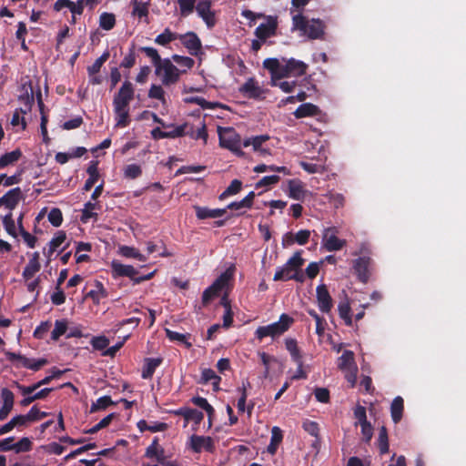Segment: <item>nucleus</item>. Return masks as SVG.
Segmentation results:
<instances>
[{"label": "nucleus", "instance_id": "nucleus-1", "mask_svg": "<svg viewBox=\"0 0 466 466\" xmlns=\"http://www.w3.org/2000/svg\"><path fill=\"white\" fill-rule=\"evenodd\" d=\"M135 89L131 82L125 81L114 96L113 107L116 127H126L130 124L129 108L133 100Z\"/></svg>", "mask_w": 466, "mask_h": 466}, {"label": "nucleus", "instance_id": "nucleus-2", "mask_svg": "<svg viewBox=\"0 0 466 466\" xmlns=\"http://www.w3.org/2000/svg\"><path fill=\"white\" fill-rule=\"evenodd\" d=\"M263 66L271 73L273 78L302 76L306 73L308 68L307 64L294 58H282L281 60L268 58L264 60Z\"/></svg>", "mask_w": 466, "mask_h": 466}, {"label": "nucleus", "instance_id": "nucleus-3", "mask_svg": "<svg viewBox=\"0 0 466 466\" xmlns=\"http://www.w3.org/2000/svg\"><path fill=\"white\" fill-rule=\"evenodd\" d=\"M324 24L319 19L309 20L302 14L292 16V30L299 31L301 35L310 39H320L324 35Z\"/></svg>", "mask_w": 466, "mask_h": 466}, {"label": "nucleus", "instance_id": "nucleus-4", "mask_svg": "<svg viewBox=\"0 0 466 466\" xmlns=\"http://www.w3.org/2000/svg\"><path fill=\"white\" fill-rule=\"evenodd\" d=\"M293 323L294 319L284 313L279 317V321L267 326L258 327L256 329L255 335L259 340L266 337L276 339L289 330Z\"/></svg>", "mask_w": 466, "mask_h": 466}, {"label": "nucleus", "instance_id": "nucleus-5", "mask_svg": "<svg viewBox=\"0 0 466 466\" xmlns=\"http://www.w3.org/2000/svg\"><path fill=\"white\" fill-rule=\"evenodd\" d=\"M220 147L227 148L238 156H242L240 136L233 127H218Z\"/></svg>", "mask_w": 466, "mask_h": 466}, {"label": "nucleus", "instance_id": "nucleus-6", "mask_svg": "<svg viewBox=\"0 0 466 466\" xmlns=\"http://www.w3.org/2000/svg\"><path fill=\"white\" fill-rule=\"evenodd\" d=\"M155 74L160 78L164 86H170L179 80L180 69L173 65L170 59L165 58L155 68Z\"/></svg>", "mask_w": 466, "mask_h": 466}, {"label": "nucleus", "instance_id": "nucleus-7", "mask_svg": "<svg viewBox=\"0 0 466 466\" xmlns=\"http://www.w3.org/2000/svg\"><path fill=\"white\" fill-rule=\"evenodd\" d=\"M304 263L301 252H296L284 266L278 268L273 279L275 281H286L292 279V275L296 270L299 269Z\"/></svg>", "mask_w": 466, "mask_h": 466}, {"label": "nucleus", "instance_id": "nucleus-8", "mask_svg": "<svg viewBox=\"0 0 466 466\" xmlns=\"http://www.w3.org/2000/svg\"><path fill=\"white\" fill-rule=\"evenodd\" d=\"M234 269V267L228 268L203 292L202 299L204 303H208L212 298L217 296L219 291L229 286L233 279Z\"/></svg>", "mask_w": 466, "mask_h": 466}, {"label": "nucleus", "instance_id": "nucleus-9", "mask_svg": "<svg viewBox=\"0 0 466 466\" xmlns=\"http://www.w3.org/2000/svg\"><path fill=\"white\" fill-rule=\"evenodd\" d=\"M339 228L329 227L322 232V247L329 252L340 250L347 243L345 239L338 238Z\"/></svg>", "mask_w": 466, "mask_h": 466}, {"label": "nucleus", "instance_id": "nucleus-10", "mask_svg": "<svg viewBox=\"0 0 466 466\" xmlns=\"http://www.w3.org/2000/svg\"><path fill=\"white\" fill-rule=\"evenodd\" d=\"M187 447L196 453H200L203 451L213 452L215 450L214 441L211 437L195 434L189 438Z\"/></svg>", "mask_w": 466, "mask_h": 466}, {"label": "nucleus", "instance_id": "nucleus-11", "mask_svg": "<svg viewBox=\"0 0 466 466\" xmlns=\"http://www.w3.org/2000/svg\"><path fill=\"white\" fill-rule=\"evenodd\" d=\"M196 11L198 16L204 21L208 28H212L216 25V15L211 8L210 0H199L196 5Z\"/></svg>", "mask_w": 466, "mask_h": 466}, {"label": "nucleus", "instance_id": "nucleus-12", "mask_svg": "<svg viewBox=\"0 0 466 466\" xmlns=\"http://www.w3.org/2000/svg\"><path fill=\"white\" fill-rule=\"evenodd\" d=\"M370 263L371 259L369 256L359 257L352 261V268L357 274L358 279L363 283H366L369 280L370 274Z\"/></svg>", "mask_w": 466, "mask_h": 466}, {"label": "nucleus", "instance_id": "nucleus-13", "mask_svg": "<svg viewBox=\"0 0 466 466\" xmlns=\"http://www.w3.org/2000/svg\"><path fill=\"white\" fill-rule=\"evenodd\" d=\"M239 92L246 97L260 99L264 97L265 90L254 78H248L240 87Z\"/></svg>", "mask_w": 466, "mask_h": 466}, {"label": "nucleus", "instance_id": "nucleus-14", "mask_svg": "<svg viewBox=\"0 0 466 466\" xmlns=\"http://www.w3.org/2000/svg\"><path fill=\"white\" fill-rule=\"evenodd\" d=\"M181 44L187 49L191 56H198L201 50L202 45L198 36L193 32H187L185 35H179L178 38Z\"/></svg>", "mask_w": 466, "mask_h": 466}, {"label": "nucleus", "instance_id": "nucleus-15", "mask_svg": "<svg viewBox=\"0 0 466 466\" xmlns=\"http://www.w3.org/2000/svg\"><path fill=\"white\" fill-rule=\"evenodd\" d=\"M316 293L319 309L324 313L329 312L332 309L333 302L326 285H319L316 289Z\"/></svg>", "mask_w": 466, "mask_h": 466}, {"label": "nucleus", "instance_id": "nucleus-16", "mask_svg": "<svg viewBox=\"0 0 466 466\" xmlns=\"http://www.w3.org/2000/svg\"><path fill=\"white\" fill-rule=\"evenodd\" d=\"M111 269L114 277H127L134 281L137 270L131 265H125L117 260L111 262Z\"/></svg>", "mask_w": 466, "mask_h": 466}, {"label": "nucleus", "instance_id": "nucleus-17", "mask_svg": "<svg viewBox=\"0 0 466 466\" xmlns=\"http://www.w3.org/2000/svg\"><path fill=\"white\" fill-rule=\"evenodd\" d=\"M7 359L12 361L18 360V362L22 366L33 370H39L42 366H44L46 363V360L45 359L31 360L13 352L7 353Z\"/></svg>", "mask_w": 466, "mask_h": 466}, {"label": "nucleus", "instance_id": "nucleus-18", "mask_svg": "<svg viewBox=\"0 0 466 466\" xmlns=\"http://www.w3.org/2000/svg\"><path fill=\"white\" fill-rule=\"evenodd\" d=\"M308 191L304 184L299 179H291L288 182V196L295 200H304Z\"/></svg>", "mask_w": 466, "mask_h": 466}, {"label": "nucleus", "instance_id": "nucleus-19", "mask_svg": "<svg viewBox=\"0 0 466 466\" xmlns=\"http://www.w3.org/2000/svg\"><path fill=\"white\" fill-rule=\"evenodd\" d=\"M3 406L0 408V420H5L14 406V394L11 390L5 388L1 391Z\"/></svg>", "mask_w": 466, "mask_h": 466}, {"label": "nucleus", "instance_id": "nucleus-20", "mask_svg": "<svg viewBox=\"0 0 466 466\" xmlns=\"http://www.w3.org/2000/svg\"><path fill=\"white\" fill-rule=\"evenodd\" d=\"M22 197V191L19 187L10 189L0 198V206H5L9 209H13L18 204Z\"/></svg>", "mask_w": 466, "mask_h": 466}, {"label": "nucleus", "instance_id": "nucleus-21", "mask_svg": "<svg viewBox=\"0 0 466 466\" xmlns=\"http://www.w3.org/2000/svg\"><path fill=\"white\" fill-rule=\"evenodd\" d=\"M145 456L148 459H155L157 462L162 464L166 461V454L164 449L158 444L156 438L152 443L147 448Z\"/></svg>", "mask_w": 466, "mask_h": 466}, {"label": "nucleus", "instance_id": "nucleus-22", "mask_svg": "<svg viewBox=\"0 0 466 466\" xmlns=\"http://www.w3.org/2000/svg\"><path fill=\"white\" fill-rule=\"evenodd\" d=\"M196 216L199 219L217 218L225 215L226 208H208L205 207H195Z\"/></svg>", "mask_w": 466, "mask_h": 466}, {"label": "nucleus", "instance_id": "nucleus-23", "mask_svg": "<svg viewBox=\"0 0 466 466\" xmlns=\"http://www.w3.org/2000/svg\"><path fill=\"white\" fill-rule=\"evenodd\" d=\"M185 135L189 136L193 139H202L204 144H206L208 140V133L205 122H199L198 126L196 127L187 124Z\"/></svg>", "mask_w": 466, "mask_h": 466}, {"label": "nucleus", "instance_id": "nucleus-24", "mask_svg": "<svg viewBox=\"0 0 466 466\" xmlns=\"http://www.w3.org/2000/svg\"><path fill=\"white\" fill-rule=\"evenodd\" d=\"M319 112V107L311 103L300 105L293 113L296 118L313 116Z\"/></svg>", "mask_w": 466, "mask_h": 466}, {"label": "nucleus", "instance_id": "nucleus-25", "mask_svg": "<svg viewBox=\"0 0 466 466\" xmlns=\"http://www.w3.org/2000/svg\"><path fill=\"white\" fill-rule=\"evenodd\" d=\"M268 139V136H258V137H251V138H248V139H246L244 142H243V146L244 147H248V146H252L253 147V149L255 151H258L260 153V155L262 156H265L267 154H268V151L265 148H262L261 146L264 142H266L267 140Z\"/></svg>", "mask_w": 466, "mask_h": 466}, {"label": "nucleus", "instance_id": "nucleus-26", "mask_svg": "<svg viewBox=\"0 0 466 466\" xmlns=\"http://www.w3.org/2000/svg\"><path fill=\"white\" fill-rule=\"evenodd\" d=\"M61 371H54V373L50 376H46L37 383L32 385V386H19V390L23 395H29L33 393L35 390L40 388L42 385H46L51 381L53 378L60 376Z\"/></svg>", "mask_w": 466, "mask_h": 466}, {"label": "nucleus", "instance_id": "nucleus-27", "mask_svg": "<svg viewBox=\"0 0 466 466\" xmlns=\"http://www.w3.org/2000/svg\"><path fill=\"white\" fill-rule=\"evenodd\" d=\"M162 360L159 358H148L145 360V364L142 370V378L149 379L153 376L156 369L161 364Z\"/></svg>", "mask_w": 466, "mask_h": 466}, {"label": "nucleus", "instance_id": "nucleus-28", "mask_svg": "<svg viewBox=\"0 0 466 466\" xmlns=\"http://www.w3.org/2000/svg\"><path fill=\"white\" fill-rule=\"evenodd\" d=\"M275 29L276 25L273 23H264L256 28L255 35L258 39L265 41L274 35Z\"/></svg>", "mask_w": 466, "mask_h": 466}, {"label": "nucleus", "instance_id": "nucleus-29", "mask_svg": "<svg viewBox=\"0 0 466 466\" xmlns=\"http://www.w3.org/2000/svg\"><path fill=\"white\" fill-rule=\"evenodd\" d=\"M118 253L123 257L129 258H136L142 262L147 260V257L144 256L143 254H141L138 251V249H137L134 247H129V246H125V245L120 246L118 248Z\"/></svg>", "mask_w": 466, "mask_h": 466}, {"label": "nucleus", "instance_id": "nucleus-30", "mask_svg": "<svg viewBox=\"0 0 466 466\" xmlns=\"http://www.w3.org/2000/svg\"><path fill=\"white\" fill-rule=\"evenodd\" d=\"M403 412V399L400 396L396 397L390 406V413L392 420L398 423L402 418Z\"/></svg>", "mask_w": 466, "mask_h": 466}, {"label": "nucleus", "instance_id": "nucleus-31", "mask_svg": "<svg viewBox=\"0 0 466 466\" xmlns=\"http://www.w3.org/2000/svg\"><path fill=\"white\" fill-rule=\"evenodd\" d=\"M167 337L172 340L177 341L180 344H183L186 348L189 349L192 346V343L189 341L190 335L179 333L177 331H173L171 329H166Z\"/></svg>", "mask_w": 466, "mask_h": 466}, {"label": "nucleus", "instance_id": "nucleus-32", "mask_svg": "<svg viewBox=\"0 0 466 466\" xmlns=\"http://www.w3.org/2000/svg\"><path fill=\"white\" fill-rule=\"evenodd\" d=\"M178 413L181 414L185 418V420H186V423L184 425L185 427L187 426V424L189 420H192L195 423L198 424L204 418L203 413L195 409L180 410L178 411Z\"/></svg>", "mask_w": 466, "mask_h": 466}, {"label": "nucleus", "instance_id": "nucleus-33", "mask_svg": "<svg viewBox=\"0 0 466 466\" xmlns=\"http://www.w3.org/2000/svg\"><path fill=\"white\" fill-rule=\"evenodd\" d=\"M285 345H286V349L289 352L292 360L295 362H300V360H302V355L298 347L297 340L293 338H287L285 339Z\"/></svg>", "mask_w": 466, "mask_h": 466}, {"label": "nucleus", "instance_id": "nucleus-34", "mask_svg": "<svg viewBox=\"0 0 466 466\" xmlns=\"http://www.w3.org/2000/svg\"><path fill=\"white\" fill-rule=\"evenodd\" d=\"M98 203L87 202L82 210L81 221L86 223L90 218L97 217L96 210L99 209Z\"/></svg>", "mask_w": 466, "mask_h": 466}, {"label": "nucleus", "instance_id": "nucleus-35", "mask_svg": "<svg viewBox=\"0 0 466 466\" xmlns=\"http://www.w3.org/2000/svg\"><path fill=\"white\" fill-rule=\"evenodd\" d=\"M282 438H283L282 431L277 426L273 427L271 430L270 443L268 446V451L270 454L276 453L277 448H278L279 444L281 442Z\"/></svg>", "mask_w": 466, "mask_h": 466}, {"label": "nucleus", "instance_id": "nucleus-36", "mask_svg": "<svg viewBox=\"0 0 466 466\" xmlns=\"http://www.w3.org/2000/svg\"><path fill=\"white\" fill-rule=\"evenodd\" d=\"M33 442L28 437H23L18 441L11 444V451L15 453L26 452L32 450Z\"/></svg>", "mask_w": 466, "mask_h": 466}, {"label": "nucleus", "instance_id": "nucleus-37", "mask_svg": "<svg viewBox=\"0 0 466 466\" xmlns=\"http://www.w3.org/2000/svg\"><path fill=\"white\" fill-rule=\"evenodd\" d=\"M133 6L132 15L137 16L138 18L146 17L148 15V2H142L137 0H131Z\"/></svg>", "mask_w": 466, "mask_h": 466}, {"label": "nucleus", "instance_id": "nucleus-38", "mask_svg": "<svg viewBox=\"0 0 466 466\" xmlns=\"http://www.w3.org/2000/svg\"><path fill=\"white\" fill-rule=\"evenodd\" d=\"M221 379L216 372L211 369H203L201 372V382L208 383L211 382L214 389L218 390Z\"/></svg>", "mask_w": 466, "mask_h": 466}, {"label": "nucleus", "instance_id": "nucleus-39", "mask_svg": "<svg viewBox=\"0 0 466 466\" xmlns=\"http://www.w3.org/2000/svg\"><path fill=\"white\" fill-rule=\"evenodd\" d=\"M184 101L188 104L198 105L203 109H214L218 106V103L208 102L205 98L198 96L185 97Z\"/></svg>", "mask_w": 466, "mask_h": 466}, {"label": "nucleus", "instance_id": "nucleus-40", "mask_svg": "<svg viewBox=\"0 0 466 466\" xmlns=\"http://www.w3.org/2000/svg\"><path fill=\"white\" fill-rule=\"evenodd\" d=\"M338 366L341 370L356 367L353 352L350 350L344 351L339 359Z\"/></svg>", "mask_w": 466, "mask_h": 466}, {"label": "nucleus", "instance_id": "nucleus-41", "mask_svg": "<svg viewBox=\"0 0 466 466\" xmlns=\"http://www.w3.org/2000/svg\"><path fill=\"white\" fill-rule=\"evenodd\" d=\"M178 38V34L172 32L169 28H166L163 33L155 38V43L163 46H167L170 42Z\"/></svg>", "mask_w": 466, "mask_h": 466}, {"label": "nucleus", "instance_id": "nucleus-42", "mask_svg": "<svg viewBox=\"0 0 466 466\" xmlns=\"http://www.w3.org/2000/svg\"><path fill=\"white\" fill-rule=\"evenodd\" d=\"M338 310H339V317L344 320L345 324L347 326H351L352 325V319H351V315H350L351 309H350V302L348 301V299L339 302V304L338 306Z\"/></svg>", "mask_w": 466, "mask_h": 466}, {"label": "nucleus", "instance_id": "nucleus-43", "mask_svg": "<svg viewBox=\"0 0 466 466\" xmlns=\"http://www.w3.org/2000/svg\"><path fill=\"white\" fill-rule=\"evenodd\" d=\"M22 156V152L19 149L5 153L0 157V168H4L8 165L16 162Z\"/></svg>", "mask_w": 466, "mask_h": 466}, {"label": "nucleus", "instance_id": "nucleus-44", "mask_svg": "<svg viewBox=\"0 0 466 466\" xmlns=\"http://www.w3.org/2000/svg\"><path fill=\"white\" fill-rule=\"evenodd\" d=\"M96 289L87 293V297L91 298L95 303H99L101 299L107 297V292L103 284L99 281L96 282Z\"/></svg>", "mask_w": 466, "mask_h": 466}, {"label": "nucleus", "instance_id": "nucleus-45", "mask_svg": "<svg viewBox=\"0 0 466 466\" xmlns=\"http://www.w3.org/2000/svg\"><path fill=\"white\" fill-rule=\"evenodd\" d=\"M66 235L64 231H58L49 242L47 256L50 257L66 240Z\"/></svg>", "mask_w": 466, "mask_h": 466}, {"label": "nucleus", "instance_id": "nucleus-46", "mask_svg": "<svg viewBox=\"0 0 466 466\" xmlns=\"http://www.w3.org/2000/svg\"><path fill=\"white\" fill-rule=\"evenodd\" d=\"M177 4L179 5L180 15L184 17L191 15L196 9L197 1L196 0H177Z\"/></svg>", "mask_w": 466, "mask_h": 466}, {"label": "nucleus", "instance_id": "nucleus-47", "mask_svg": "<svg viewBox=\"0 0 466 466\" xmlns=\"http://www.w3.org/2000/svg\"><path fill=\"white\" fill-rule=\"evenodd\" d=\"M172 59L174 62H176L179 66L183 67L184 69L180 70L181 73L187 72V69H191L194 66V60L191 57L188 56H182L179 55H173Z\"/></svg>", "mask_w": 466, "mask_h": 466}, {"label": "nucleus", "instance_id": "nucleus-48", "mask_svg": "<svg viewBox=\"0 0 466 466\" xmlns=\"http://www.w3.org/2000/svg\"><path fill=\"white\" fill-rule=\"evenodd\" d=\"M116 24V17L113 14L103 13L99 17V25L104 30H111Z\"/></svg>", "mask_w": 466, "mask_h": 466}, {"label": "nucleus", "instance_id": "nucleus-49", "mask_svg": "<svg viewBox=\"0 0 466 466\" xmlns=\"http://www.w3.org/2000/svg\"><path fill=\"white\" fill-rule=\"evenodd\" d=\"M40 268L39 261H28L23 271L24 279L26 280L31 279L35 274L39 271Z\"/></svg>", "mask_w": 466, "mask_h": 466}, {"label": "nucleus", "instance_id": "nucleus-50", "mask_svg": "<svg viewBox=\"0 0 466 466\" xmlns=\"http://www.w3.org/2000/svg\"><path fill=\"white\" fill-rule=\"evenodd\" d=\"M142 174L141 167L137 164H129L124 167V177L128 179H135Z\"/></svg>", "mask_w": 466, "mask_h": 466}, {"label": "nucleus", "instance_id": "nucleus-51", "mask_svg": "<svg viewBox=\"0 0 466 466\" xmlns=\"http://www.w3.org/2000/svg\"><path fill=\"white\" fill-rule=\"evenodd\" d=\"M108 57H109V53L106 52L101 56H99L93 63L92 66H88L87 67V72H88L89 76H94L96 73H98L100 71L102 66L104 65V63L108 59Z\"/></svg>", "mask_w": 466, "mask_h": 466}, {"label": "nucleus", "instance_id": "nucleus-52", "mask_svg": "<svg viewBox=\"0 0 466 466\" xmlns=\"http://www.w3.org/2000/svg\"><path fill=\"white\" fill-rule=\"evenodd\" d=\"M112 404L113 401L109 396L100 397L91 405L90 412H96L97 410H105L106 407Z\"/></svg>", "mask_w": 466, "mask_h": 466}, {"label": "nucleus", "instance_id": "nucleus-53", "mask_svg": "<svg viewBox=\"0 0 466 466\" xmlns=\"http://www.w3.org/2000/svg\"><path fill=\"white\" fill-rule=\"evenodd\" d=\"M18 225H19V230L20 234L23 238V240L25 243L30 248H33L35 246L36 243V238L33 235H31L29 232L25 231L22 226V217L18 219Z\"/></svg>", "mask_w": 466, "mask_h": 466}, {"label": "nucleus", "instance_id": "nucleus-54", "mask_svg": "<svg viewBox=\"0 0 466 466\" xmlns=\"http://www.w3.org/2000/svg\"><path fill=\"white\" fill-rule=\"evenodd\" d=\"M242 187V182L238 179H234L231 181L230 185L226 188V190L220 195V198H225L228 196H233L238 194Z\"/></svg>", "mask_w": 466, "mask_h": 466}, {"label": "nucleus", "instance_id": "nucleus-55", "mask_svg": "<svg viewBox=\"0 0 466 466\" xmlns=\"http://www.w3.org/2000/svg\"><path fill=\"white\" fill-rule=\"evenodd\" d=\"M141 51L144 52L146 56L151 59L155 68L163 61V59H161L160 56L158 55L157 50L154 47L144 46L141 47Z\"/></svg>", "mask_w": 466, "mask_h": 466}, {"label": "nucleus", "instance_id": "nucleus-56", "mask_svg": "<svg viewBox=\"0 0 466 466\" xmlns=\"http://www.w3.org/2000/svg\"><path fill=\"white\" fill-rule=\"evenodd\" d=\"M67 329V324L66 320H56L55 328L52 330L51 338L54 340H57L62 335L66 333Z\"/></svg>", "mask_w": 466, "mask_h": 466}, {"label": "nucleus", "instance_id": "nucleus-57", "mask_svg": "<svg viewBox=\"0 0 466 466\" xmlns=\"http://www.w3.org/2000/svg\"><path fill=\"white\" fill-rule=\"evenodd\" d=\"M378 442L380 452L387 453L389 451V442L387 430L384 426L380 430Z\"/></svg>", "mask_w": 466, "mask_h": 466}, {"label": "nucleus", "instance_id": "nucleus-58", "mask_svg": "<svg viewBox=\"0 0 466 466\" xmlns=\"http://www.w3.org/2000/svg\"><path fill=\"white\" fill-rule=\"evenodd\" d=\"M271 79L272 86H279L285 93L292 92L296 86V81H279V78H273L272 76Z\"/></svg>", "mask_w": 466, "mask_h": 466}, {"label": "nucleus", "instance_id": "nucleus-59", "mask_svg": "<svg viewBox=\"0 0 466 466\" xmlns=\"http://www.w3.org/2000/svg\"><path fill=\"white\" fill-rule=\"evenodd\" d=\"M148 96L160 100L163 104L166 103L165 91L161 86L152 85L148 90Z\"/></svg>", "mask_w": 466, "mask_h": 466}, {"label": "nucleus", "instance_id": "nucleus-60", "mask_svg": "<svg viewBox=\"0 0 466 466\" xmlns=\"http://www.w3.org/2000/svg\"><path fill=\"white\" fill-rule=\"evenodd\" d=\"M261 362L265 367L264 377L267 378L269 374L270 365L277 362V359L274 356H270L265 352L258 353Z\"/></svg>", "mask_w": 466, "mask_h": 466}, {"label": "nucleus", "instance_id": "nucleus-61", "mask_svg": "<svg viewBox=\"0 0 466 466\" xmlns=\"http://www.w3.org/2000/svg\"><path fill=\"white\" fill-rule=\"evenodd\" d=\"M302 428L311 436H319V424L316 421L305 420L302 423Z\"/></svg>", "mask_w": 466, "mask_h": 466}, {"label": "nucleus", "instance_id": "nucleus-62", "mask_svg": "<svg viewBox=\"0 0 466 466\" xmlns=\"http://www.w3.org/2000/svg\"><path fill=\"white\" fill-rule=\"evenodd\" d=\"M48 220L53 226L59 227L63 221L61 210L59 208H52L48 214Z\"/></svg>", "mask_w": 466, "mask_h": 466}, {"label": "nucleus", "instance_id": "nucleus-63", "mask_svg": "<svg viewBox=\"0 0 466 466\" xmlns=\"http://www.w3.org/2000/svg\"><path fill=\"white\" fill-rule=\"evenodd\" d=\"M3 223L7 233L12 237L16 238L17 234L15 229V224L14 219L12 218L11 213L4 218Z\"/></svg>", "mask_w": 466, "mask_h": 466}, {"label": "nucleus", "instance_id": "nucleus-64", "mask_svg": "<svg viewBox=\"0 0 466 466\" xmlns=\"http://www.w3.org/2000/svg\"><path fill=\"white\" fill-rule=\"evenodd\" d=\"M193 403L206 410L208 416H211L214 413L213 407L208 402V400L205 398L196 397L193 399Z\"/></svg>", "mask_w": 466, "mask_h": 466}]
</instances>
